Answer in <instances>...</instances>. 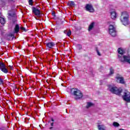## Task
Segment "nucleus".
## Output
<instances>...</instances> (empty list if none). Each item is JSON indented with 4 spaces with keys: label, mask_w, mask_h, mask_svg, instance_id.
Masks as SVG:
<instances>
[{
    "label": "nucleus",
    "mask_w": 130,
    "mask_h": 130,
    "mask_svg": "<svg viewBox=\"0 0 130 130\" xmlns=\"http://www.w3.org/2000/svg\"><path fill=\"white\" fill-rule=\"evenodd\" d=\"M8 20L11 21L12 26H15V28L13 32V34L7 35L6 39L7 40H13L14 38L16 39V37H15L14 34L17 33V14L15 11H10L8 12Z\"/></svg>",
    "instance_id": "nucleus-1"
},
{
    "label": "nucleus",
    "mask_w": 130,
    "mask_h": 130,
    "mask_svg": "<svg viewBox=\"0 0 130 130\" xmlns=\"http://www.w3.org/2000/svg\"><path fill=\"white\" fill-rule=\"evenodd\" d=\"M129 18V15L128 13L126 12H123L121 13L120 21L124 26H127L129 24V21L128 19Z\"/></svg>",
    "instance_id": "nucleus-2"
},
{
    "label": "nucleus",
    "mask_w": 130,
    "mask_h": 130,
    "mask_svg": "<svg viewBox=\"0 0 130 130\" xmlns=\"http://www.w3.org/2000/svg\"><path fill=\"white\" fill-rule=\"evenodd\" d=\"M71 92H72L73 96H74L75 100L82 99L84 96L83 93H82L81 90L78 89V88H71Z\"/></svg>",
    "instance_id": "nucleus-3"
},
{
    "label": "nucleus",
    "mask_w": 130,
    "mask_h": 130,
    "mask_svg": "<svg viewBox=\"0 0 130 130\" xmlns=\"http://www.w3.org/2000/svg\"><path fill=\"white\" fill-rule=\"evenodd\" d=\"M109 90L111 93L112 94H115L116 95H118L120 96L121 93H122V89L121 88H118L117 87L112 86L111 85H108Z\"/></svg>",
    "instance_id": "nucleus-4"
},
{
    "label": "nucleus",
    "mask_w": 130,
    "mask_h": 130,
    "mask_svg": "<svg viewBox=\"0 0 130 130\" xmlns=\"http://www.w3.org/2000/svg\"><path fill=\"white\" fill-rule=\"evenodd\" d=\"M118 51V58L119 59V60L120 61H121V62H126V61H122L123 60V59H124V58L123 57V56H124L125 55L124 53H125V52H124V51L122 49V48H119L117 50Z\"/></svg>",
    "instance_id": "nucleus-5"
},
{
    "label": "nucleus",
    "mask_w": 130,
    "mask_h": 130,
    "mask_svg": "<svg viewBox=\"0 0 130 130\" xmlns=\"http://www.w3.org/2000/svg\"><path fill=\"white\" fill-rule=\"evenodd\" d=\"M122 93H123V95L122 96L123 100L124 101H125L126 102H127L128 103H129L130 102V92L124 90V91H122Z\"/></svg>",
    "instance_id": "nucleus-6"
},
{
    "label": "nucleus",
    "mask_w": 130,
    "mask_h": 130,
    "mask_svg": "<svg viewBox=\"0 0 130 130\" xmlns=\"http://www.w3.org/2000/svg\"><path fill=\"white\" fill-rule=\"evenodd\" d=\"M39 9H40L39 7H32L31 8L32 13L35 14V16H37V17L42 16V13H41V11Z\"/></svg>",
    "instance_id": "nucleus-7"
},
{
    "label": "nucleus",
    "mask_w": 130,
    "mask_h": 130,
    "mask_svg": "<svg viewBox=\"0 0 130 130\" xmlns=\"http://www.w3.org/2000/svg\"><path fill=\"white\" fill-rule=\"evenodd\" d=\"M109 32L110 35L113 37H115L116 36V30L115 27L113 25H110L109 26Z\"/></svg>",
    "instance_id": "nucleus-8"
},
{
    "label": "nucleus",
    "mask_w": 130,
    "mask_h": 130,
    "mask_svg": "<svg viewBox=\"0 0 130 130\" xmlns=\"http://www.w3.org/2000/svg\"><path fill=\"white\" fill-rule=\"evenodd\" d=\"M28 31L27 29L25 27H23L21 24H17V34L18 33H22V32H27Z\"/></svg>",
    "instance_id": "nucleus-9"
},
{
    "label": "nucleus",
    "mask_w": 130,
    "mask_h": 130,
    "mask_svg": "<svg viewBox=\"0 0 130 130\" xmlns=\"http://www.w3.org/2000/svg\"><path fill=\"white\" fill-rule=\"evenodd\" d=\"M116 82L117 83H120V84H125V82L124 81V78L123 77L121 76V75L119 74H117L116 76Z\"/></svg>",
    "instance_id": "nucleus-10"
},
{
    "label": "nucleus",
    "mask_w": 130,
    "mask_h": 130,
    "mask_svg": "<svg viewBox=\"0 0 130 130\" xmlns=\"http://www.w3.org/2000/svg\"><path fill=\"white\" fill-rule=\"evenodd\" d=\"M85 10L89 13H94L95 12V9L93 7L92 4H86L85 7Z\"/></svg>",
    "instance_id": "nucleus-11"
},
{
    "label": "nucleus",
    "mask_w": 130,
    "mask_h": 130,
    "mask_svg": "<svg viewBox=\"0 0 130 130\" xmlns=\"http://www.w3.org/2000/svg\"><path fill=\"white\" fill-rule=\"evenodd\" d=\"M0 70L5 74H7L9 72L8 69L6 68V64L0 61Z\"/></svg>",
    "instance_id": "nucleus-12"
},
{
    "label": "nucleus",
    "mask_w": 130,
    "mask_h": 130,
    "mask_svg": "<svg viewBox=\"0 0 130 130\" xmlns=\"http://www.w3.org/2000/svg\"><path fill=\"white\" fill-rule=\"evenodd\" d=\"M128 55H124L123 56L124 59L122 60V61H126L127 63L130 64V50H128Z\"/></svg>",
    "instance_id": "nucleus-13"
},
{
    "label": "nucleus",
    "mask_w": 130,
    "mask_h": 130,
    "mask_svg": "<svg viewBox=\"0 0 130 130\" xmlns=\"http://www.w3.org/2000/svg\"><path fill=\"white\" fill-rule=\"evenodd\" d=\"M55 46V44L53 42H48L46 43V48L51 49L53 48Z\"/></svg>",
    "instance_id": "nucleus-14"
},
{
    "label": "nucleus",
    "mask_w": 130,
    "mask_h": 130,
    "mask_svg": "<svg viewBox=\"0 0 130 130\" xmlns=\"http://www.w3.org/2000/svg\"><path fill=\"white\" fill-rule=\"evenodd\" d=\"M95 26V22H92L90 23L88 27V31H91L93 28H94V26Z\"/></svg>",
    "instance_id": "nucleus-15"
},
{
    "label": "nucleus",
    "mask_w": 130,
    "mask_h": 130,
    "mask_svg": "<svg viewBox=\"0 0 130 130\" xmlns=\"http://www.w3.org/2000/svg\"><path fill=\"white\" fill-rule=\"evenodd\" d=\"M116 17H117V15H116V12H111V19H116Z\"/></svg>",
    "instance_id": "nucleus-16"
},
{
    "label": "nucleus",
    "mask_w": 130,
    "mask_h": 130,
    "mask_svg": "<svg viewBox=\"0 0 130 130\" xmlns=\"http://www.w3.org/2000/svg\"><path fill=\"white\" fill-rule=\"evenodd\" d=\"M98 128L99 130H106L105 126L104 124L98 125Z\"/></svg>",
    "instance_id": "nucleus-17"
},
{
    "label": "nucleus",
    "mask_w": 130,
    "mask_h": 130,
    "mask_svg": "<svg viewBox=\"0 0 130 130\" xmlns=\"http://www.w3.org/2000/svg\"><path fill=\"white\" fill-rule=\"evenodd\" d=\"M0 23L2 25H5L6 24V19L2 17H0Z\"/></svg>",
    "instance_id": "nucleus-18"
},
{
    "label": "nucleus",
    "mask_w": 130,
    "mask_h": 130,
    "mask_svg": "<svg viewBox=\"0 0 130 130\" xmlns=\"http://www.w3.org/2000/svg\"><path fill=\"white\" fill-rule=\"evenodd\" d=\"M94 105V104L91 103V102H88L87 103V104L86 106V108H90L91 106H93Z\"/></svg>",
    "instance_id": "nucleus-19"
},
{
    "label": "nucleus",
    "mask_w": 130,
    "mask_h": 130,
    "mask_svg": "<svg viewBox=\"0 0 130 130\" xmlns=\"http://www.w3.org/2000/svg\"><path fill=\"white\" fill-rule=\"evenodd\" d=\"M17 78L19 80L21 77H22V75H21V72H20L19 73L18 72V69L17 70Z\"/></svg>",
    "instance_id": "nucleus-20"
},
{
    "label": "nucleus",
    "mask_w": 130,
    "mask_h": 130,
    "mask_svg": "<svg viewBox=\"0 0 130 130\" xmlns=\"http://www.w3.org/2000/svg\"><path fill=\"white\" fill-rule=\"evenodd\" d=\"M113 74H114V69L112 67L110 69V75H113Z\"/></svg>",
    "instance_id": "nucleus-21"
},
{
    "label": "nucleus",
    "mask_w": 130,
    "mask_h": 130,
    "mask_svg": "<svg viewBox=\"0 0 130 130\" xmlns=\"http://www.w3.org/2000/svg\"><path fill=\"white\" fill-rule=\"evenodd\" d=\"M113 125L115 127H118V126H119V123L117 122H114L113 123Z\"/></svg>",
    "instance_id": "nucleus-22"
},
{
    "label": "nucleus",
    "mask_w": 130,
    "mask_h": 130,
    "mask_svg": "<svg viewBox=\"0 0 130 130\" xmlns=\"http://www.w3.org/2000/svg\"><path fill=\"white\" fill-rule=\"evenodd\" d=\"M67 36L70 37V36H71L72 35V31H71V30H70L69 31H67Z\"/></svg>",
    "instance_id": "nucleus-23"
},
{
    "label": "nucleus",
    "mask_w": 130,
    "mask_h": 130,
    "mask_svg": "<svg viewBox=\"0 0 130 130\" xmlns=\"http://www.w3.org/2000/svg\"><path fill=\"white\" fill-rule=\"evenodd\" d=\"M28 4L29 6H33V0H28Z\"/></svg>",
    "instance_id": "nucleus-24"
},
{
    "label": "nucleus",
    "mask_w": 130,
    "mask_h": 130,
    "mask_svg": "<svg viewBox=\"0 0 130 130\" xmlns=\"http://www.w3.org/2000/svg\"><path fill=\"white\" fill-rule=\"evenodd\" d=\"M69 6H70L71 7H72V6H75V2H74V1H71L69 4Z\"/></svg>",
    "instance_id": "nucleus-25"
},
{
    "label": "nucleus",
    "mask_w": 130,
    "mask_h": 130,
    "mask_svg": "<svg viewBox=\"0 0 130 130\" xmlns=\"http://www.w3.org/2000/svg\"><path fill=\"white\" fill-rule=\"evenodd\" d=\"M96 52L98 53V55H99V56H101V54L100 53V52H99V50H98L97 49H96Z\"/></svg>",
    "instance_id": "nucleus-26"
},
{
    "label": "nucleus",
    "mask_w": 130,
    "mask_h": 130,
    "mask_svg": "<svg viewBox=\"0 0 130 130\" xmlns=\"http://www.w3.org/2000/svg\"><path fill=\"white\" fill-rule=\"evenodd\" d=\"M78 46H79V50H81V49H82V48H83V47H82V45L78 44Z\"/></svg>",
    "instance_id": "nucleus-27"
},
{
    "label": "nucleus",
    "mask_w": 130,
    "mask_h": 130,
    "mask_svg": "<svg viewBox=\"0 0 130 130\" xmlns=\"http://www.w3.org/2000/svg\"><path fill=\"white\" fill-rule=\"evenodd\" d=\"M52 16H53V17H55V12L53 11L52 12Z\"/></svg>",
    "instance_id": "nucleus-28"
},
{
    "label": "nucleus",
    "mask_w": 130,
    "mask_h": 130,
    "mask_svg": "<svg viewBox=\"0 0 130 130\" xmlns=\"http://www.w3.org/2000/svg\"><path fill=\"white\" fill-rule=\"evenodd\" d=\"M4 83V81H3V79L2 78L0 79V85H2V84Z\"/></svg>",
    "instance_id": "nucleus-29"
},
{
    "label": "nucleus",
    "mask_w": 130,
    "mask_h": 130,
    "mask_svg": "<svg viewBox=\"0 0 130 130\" xmlns=\"http://www.w3.org/2000/svg\"><path fill=\"white\" fill-rule=\"evenodd\" d=\"M89 56L88 55V54H84V55H83V57H88Z\"/></svg>",
    "instance_id": "nucleus-30"
},
{
    "label": "nucleus",
    "mask_w": 130,
    "mask_h": 130,
    "mask_svg": "<svg viewBox=\"0 0 130 130\" xmlns=\"http://www.w3.org/2000/svg\"><path fill=\"white\" fill-rule=\"evenodd\" d=\"M63 33H64V34H67V33H68V30H64Z\"/></svg>",
    "instance_id": "nucleus-31"
},
{
    "label": "nucleus",
    "mask_w": 130,
    "mask_h": 130,
    "mask_svg": "<svg viewBox=\"0 0 130 130\" xmlns=\"http://www.w3.org/2000/svg\"><path fill=\"white\" fill-rule=\"evenodd\" d=\"M0 33L2 35H3V34H4V32H3V30L2 29H1Z\"/></svg>",
    "instance_id": "nucleus-32"
},
{
    "label": "nucleus",
    "mask_w": 130,
    "mask_h": 130,
    "mask_svg": "<svg viewBox=\"0 0 130 130\" xmlns=\"http://www.w3.org/2000/svg\"><path fill=\"white\" fill-rule=\"evenodd\" d=\"M53 124H54V122L51 123V126H53Z\"/></svg>",
    "instance_id": "nucleus-33"
},
{
    "label": "nucleus",
    "mask_w": 130,
    "mask_h": 130,
    "mask_svg": "<svg viewBox=\"0 0 130 130\" xmlns=\"http://www.w3.org/2000/svg\"><path fill=\"white\" fill-rule=\"evenodd\" d=\"M51 121H52L53 122V121H54V119H53V118H51Z\"/></svg>",
    "instance_id": "nucleus-34"
},
{
    "label": "nucleus",
    "mask_w": 130,
    "mask_h": 130,
    "mask_svg": "<svg viewBox=\"0 0 130 130\" xmlns=\"http://www.w3.org/2000/svg\"><path fill=\"white\" fill-rule=\"evenodd\" d=\"M9 2H14V0H8Z\"/></svg>",
    "instance_id": "nucleus-35"
},
{
    "label": "nucleus",
    "mask_w": 130,
    "mask_h": 130,
    "mask_svg": "<svg viewBox=\"0 0 130 130\" xmlns=\"http://www.w3.org/2000/svg\"><path fill=\"white\" fill-rule=\"evenodd\" d=\"M53 127H50V129H52Z\"/></svg>",
    "instance_id": "nucleus-36"
},
{
    "label": "nucleus",
    "mask_w": 130,
    "mask_h": 130,
    "mask_svg": "<svg viewBox=\"0 0 130 130\" xmlns=\"http://www.w3.org/2000/svg\"><path fill=\"white\" fill-rule=\"evenodd\" d=\"M17 96H20V94H19L17 93Z\"/></svg>",
    "instance_id": "nucleus-37"
},
{
    "label": "nucleus",
    "mask_w": 130,
    "mask_h": 130,
    "mask_svg": "<svg viewBox=\"0 0 130 130\" xmlns=\"http://www.w3.org/2000/svg\"><path fill=\"white\" fill-rule=\"evenodd\" d=\"M50 122H51V121H48V123H50Z\"/></svg>",
    "instance_id": "nucleus-38"
},
{
    "label": "nucleus",
    "mask_w": 130,
    "mask_h": 130,
    "mask_svg": "<svg viewBox=\"0 0 130 130\" xmlns=\"http://www.w3.org/2000/svg\"><path fill=\"white\" fill-rule=\"evenodd\" d=\"M46 82H47V83H48V81L47 80H46Z\"/></svg>",
    "instance_id": "nucleus-39"
},
{
    "label": "nucleus",
    "mask_w": 130,
    "mask_h": 130,
    "mask_svg": "<svg viewBox=\"0 0 130 130\" xmlns=\"http://www.w3.org/2000/svg\"><path fill=\"white\" fill-rule=\"evenodd\" d=\"M15 118L17 119V116H15Z\"/></svg>",
    "instance_id": "nucleus-40"
},
{
    "label": "nucleus",
    "mask_w": 130,
    "mask_h": 130,
    "mask_svg": "<svg viewBox=\"0 0 130 130\" xmlns=\"http://www.w3.org/2000/svg\"><path fill=\"white\" fill-rule=\"evenodd\" d=\"M17 90H19V88H18V87L17 88Z\"/></svg>",
    "instance_id": "nucleus-41"
},
{
    "label": "nucleus",
    "mask_w": 130,
    "mask_h": 130,
    "mask_svg": "<svg viewBox=\"0 0 130 130\" xmlns=\"http://www.w3.org/2000/svg\"><path fill=\"white\" fill-rule=\"evenodd\" d=\"M19 101V100H17V102Z\"/></svg>",
    "instance_id": "nucleus-42"
},
{
    "label": "nucleus",
    "mask_w": 130,
    "mask_h": 130,
    "mask_svg": "<svg viewBox=\"0 0 130 130\" xmlns=\"http://www.w3.org/2000/svg\"><path fill=\"white\" fill-rule=\"evenodd\" d=\"M17 48H18V45H17Z\"/></svg>",
    "instance_id": "nucleus-43"
},
{
    "label": "nucleus",
    "mask_w": 130,
    "mask_h": 130,
    "mask_svg": "<svg viewBox=\"0 0 130 130\" xmlns=\"http://www.w3.org/2000/svg\"><path fill=\"white\" fill-rule=\"evenodd\" d=\"M1 78H0V79H1Z\"/></svg>",
    "instance_id": "nucleus-44"
},
{
    "label": "nucleus",
    "mask_w": 130,
    "mask_h": 130,
    "mask_svg": "<svg viewBox=\"0 0 130 130\" xmlns=\"http://www.w3.org/2000/svg\"><path fill=\"white\" fill-rule=\"evenodd\" d=\"M0 1H2V0H0Z\"/></svg>",
    "instance_id": "nucleus-45"
}]
</instances>
